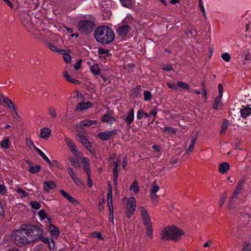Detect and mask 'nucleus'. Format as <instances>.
<instances>
[{"label": "nucleus", "instance_id": "obj_35", "mask_svg": "<svg viewBox=\"0 0 251 251\" xmlns=\"http://www.w3.org/2000/svg\"><path fill=\"white\" fill-rule=\"evenodd\" d=\"M159 189V187L158 186L156 181H153L151 185V189L150 190V194H156Z\"/></svg>", "mask_w": 251, "mask_h": 251}, {"label": "nucleus", "instance_id": "obj_20", "mask_svg": "<svg viewBox=\"0 0 251 251\" xmlns=\"http://www.w3.org/2000/svg\"><path fill=\"white\" fill-rule=\"evenodd\" d=\"M51 135V130L48 127H43L40 130V137L45 139L47 140Z\"/></svg>", "mask_w": 251, "mask_h": 251}, {"label": "nucleus", "instance_id": "obj_5", "mask_svg": "<svg viewBox=\"0 0 251 251\" xmlns=\"http://www.w3.org/2000/svg\"><path fill=\"white\" fill-rule=\"evenodd\" d=\"M95 23L91 20H83L79 21L78 24V29L80 32L89 34L92 32L94 28Z\"/></svg>", "mask_w": 251, "mask_h": 251}, {"label": "nucleus", "instance_id": "obj_56", "mask_svg": "<svg viewBox=\"0 0 251 251\" xmlns=\"http://www.w3.org/2000/svg\"><path fill=\"white\" fill-rule=\"evenodd\" d=\"M167 85L168 87L172 89H173L174 90H177L178 89V86H177V84H176L175 83H167Z\"/></svg>", "mask_w": 251, "mask_h": 251}, {"label": "nucleus", "instance_id": "obj_23", "mask_svg": "<svg viewBox=\"0 0 251 251\" xmlns=\"http://www.w3.org/2000/svg\"><path fill=\"white\" fill-rule=\"evenodd\" d=\"M49 229L51 234L54 237L57 238L59 235L60 232L59 229L52 224L50 225Z\"/></svg>", "mask_w": 251, "mask_h": 251}, {"label": "nucleus", "instance_id": "obj_24", "mask_svg": "<svg viewBox=\"0 0 251 251\" xmlns=\"http://www.w3.org/2000/svg\"><path fill=\"white\" fill-rule=\"evenodd\" d=\"M44 190L45 191L49 192L50 190L53 189L56 186V184L53 181H45L44 183Z\"/></svg>", "mask_w": 251, "mask_h": 251}, {"label": "nucleus", "instance_id": "obj_62", "mask_svg": "<svg viewBox=\"0 0 251 251\" xmlns=\"http://www.w3.org/2000/svg\"><path fill=\"white\" fill-rule=\"evenodd\" d=\"M135 210H127L126 211V216L127 218H130L132 215L134 214Z\"/></svg>", "mask_w": 251, "mask_h": 251}, {"label": "nucleus", "instance_id": "obj_41", "mask_svg": "<svg viewBox=\"0 0 251 251\" xmlns=\"http://www.w3.org/2000/svg\"><path fill=\"white\" fill-rule=\"evenodd\" d=\"M122 5L124 7L130 8L132 6L131 0H120Z\"/></svg>", "mask_w": 251, "mask_h": 251}, {"label": "nucleus", "instance_id": "obj_8", "mask_svg": "<svg viewBox=\"0 0 251 251\" xmlns=\"http://www.w3.org/2000/svg\"><path fill=\"white\" fill-rule=\"evenodd\" d=\"M21 20L24 27L30 32L31 25V16L29 13L23 12L21 16Z\"/></svg>", "mask_w": 251, "mask_h": 251}, {"label": "nucleus", "instance_id": "obj_29", "mask_svg": "<svg viewBox=\"0 0 251 251\" xmlns=\"http://www.w3.org/2000/svg\"><path fill=\"white\" fill-rule=\"evenodd\" d=\"M90 71L92 73V74L94 75H99L100 69V68L99 65L98 64H94V65L91 66L90 67Z\"/></svg>", "mask_w": 251, "mask_h": 251}, {"label": "nucleus", "instance_id": "obj_18", "mask_svg": "<svg viewBox=\"0 0 251 251\" xmlns=\"http://www.w3.org/2000/svg\"><path fill=\"white\" fill-rule=\"evenodd\" d=\"M92 106V103L90 102H79L75 107V111H82L90 108Z\"/></svg>", "mask_w": 251, "mask_h": 251}, {"label": "nucleus", "instance_id": "obj_14", "mask_svg": "<svg viewBox=\"0 0 251 251\" xmlns=\"http://www.w3.org/2000/svg\"><path fill=\"white\" fill-rule=\"evenodd\" d=\"M66 142L68 147L75 157H81L80 156H78V154L80 153L79 151L76 149V146L74 142L69 138L66 139Z\"/></svg>", "mask_w": 251, "mask_h": 251}, {"label": "nucleus", "instance_id": "obj_54", "mask_svg": "<svg viewBox=\"0 0 251 251\" xmlns=\"http://www.w3.org/2000/svg\"><path fill=\"white\" fill-rule=\"evenodd\" d=\"M196 137H193L191 141V143L189 147V151H191L193 150L195 142L196 141Z\"/></svg>", "mask_w": 251, "mask_h": 251}, {"label": "nucleus", "instance_id": "obj_49", "mask_svg": "<svg viewBox=\"0 0 251 251\" xmlns=\"http://www.w3.org/2000/svg\"><path fill=\"white\" fill-rule=\"evenodd\" d=\"M0 146L5 149L9 148V140L8 139H5L1 140L0 142Z\"/></svg>", "mask_w": 251, "mask_h": 251}, {"label": "nucleus", "instance_id": "obj_59", "mask_svg": "<svg viewBox=\"0 0 251 251\" xmlns=\"http://www.w3.org/2000/svg\"><path fill=\"white\" fill-rule=\"evenodd\" d=\"M67 171L70 176L71 177L72 179H73V178H74L76 176L75 173L74 172V171L72 168L69 167L68 168Z\"/></svg>", "mask_w": 251, "mask_h": 251}, {"label": "nucleus", "instance_id": "obj_19", "mask_svg": "<svg viewBox=\"0 0 251 251\" xmlns=\"http://www.w3.org/2000/svg\"><path fill=\"white\" fill-rule=\"evenodd\" d=\"M136 207L135 199L134 197L129 198L127 202L126 210H135Z\"/></svg>", "mask_w": 251, "mask_h": 251}, {"label": "nucleus", "instance_id": "obj_11", "mask_svg": "<svg viewBox=\"0 0 251 251\" xmlns=\"http://www.w3.org/2000/svg\"><path fill=\"white\" fill-rule=\"evenodd\" d=\"M122 118L126 122V125L130 127V125L133 122L134 119V111L133 108L130 109V110L127 113L126 115H123Z\"/></svg>", "mask_w": 251, "mask_h": 251}, {"label": "nucleus", "instance_id": "obj_34", "mask_svg": "<svg viewBox=\"0 0 251 251\" xmlns=\"http://www.w3.org/2000/svg\"><path fill=\"white\" fill-rule=\"evenodd\" d=\"M84 171L86 173L87 176H88V181H87V184L88 186L89 187H91L93 186V183L92 181L91 180L90 178V171L89 167H87V166H85Z\"/></svg>", "mask_w": 251, "mask_h": 251}, {"label": "nucleus", "instance_id": "obj_50", "mask_svg": "<svg viewBox=\"0 0 251 251\" xmlns=\"http://www.w3.org/2000/svg\"><path fill=\"white\" fill-rule=\"evenodd\" d=\"M32 149H34L35 151L41 156V157H47L46 155L40 149H38L34 144L32 142Z\"/></svg>", "mask_w": 251, "mask_h": 251}, {"label": "nucleus", "instance_id": "obj_46", "mask_svg": "<svg viewBox=\"0 0 251 251\" xmlns=\"http://www.w3.org/2000/svg\"><path fill=\"white\" fill-rule=\"evenodd\" d=\"M152 202L155 205L157 204L158 201L159 197L156 194H150Z\"/></svg>", "mask_w": 251, "mask_h": 251}, {"label": "nucleus", "instance_id": "obj_33", "mask_svg": "<svg viewBox=\"0 0 251 251\" xmlns=\"http://www.w3.org/2000/svg\"><path fill=\"white\" fill-rule=\"evenodd\" d=\"M144 225L145 226L146 228V234L147 236H148L150 238H152L153 231L152 223Z\"/></svg>", "mask_w": 251, "mask_h": 251}, {"label": "nucleus", "instance_id": "obj_45", "mask_svg": "<svg viewBox=\"0 0 251 251\" xmlns=\"http://www.w3.org/2000/svg\"><path fill=\"white\" fill-rule=\"evenodd\" d=\"M227 194L226 192L224 193L223 194L221 197L219 201V204L220 207H222L223 205L225 203V200L226 198Z\"/></svg>", "mask_w": 251, "mask_h": 251}, {"label": "nucleus", "instance_id": "obj_58", "mask_svg": "<svg viewBox=\"0 0 251 251\" xmlns=\"http://www.w3.org/2000/svg\"><path fill=\"white\" fill-rule=\"evenodd\" d=\"M218 90H219V96H220V97H223V92H224V88L222 84H218Z\"/></svg>", "mask_w": 251, "mask_h": 251}, {"label": "nucleus", "instance_id": "obj_40", "mask_svg": "<svg viewBox=\"0 0 251 251\" xmlns=\"http://www.w3.org/2000/svg\"><path fill=\"white\" fill-rule=\"evenodd\" d=\"M143 96L144 100L146 101L150 100L152 97L151 93L148 90H146L144 92Z\"/></svg>", "mask_w": 251, "mask_h": 251}, {"label": "nucleus", "instance_id": "obj_60", "mask_svg": "<svg viewBox=\"0 0 251 251\" xmlns=\"http://www.w3.org/2000/svg\"><path fill=\"white\" fill-rule=\"evenodd\" d=\"M41 207V204L37 201H32V208L36 210L40 209Z\"/></svg>", "mask_w": 251, "mask_h": 251}, {"label": "nucleus", "instance_id": "obj_47", "mask_svg": "<svg viewBox=\"0 0 251 251\" xmlns=\"http://www.w3.org/2000/svg\"><path fill=\"white\" fill-rule=\"evenodd\" d=\"M83 146H84L88 151L92 152L93 149L91 143L88 139L87 141H85L84 144H83Z\"/></svg>", "mask_w": 251, "mask_h": 251}, {"label": "nucleus", "instance_id": "obj_55", "mask_svg": "<svg viewBox=\"0 0 251 251\" xmlns=\"http://www.w3.org/2000/svg\"><path fill=\"white\" fill-rule=\"evenodd\" d=\"M51 166H55L59 169H63V166L56 160H52Z\"/></svg>", "mask_w": 251, "mask_h": 251}, {"label": "nucleus", "instance_id": "obj_30", "mask_svg": "<svg viewBox=\"0 0 251 251\" xmlns=\"http://www.w3.org/2000/svg\"><path fill=\"white\" fill-rule=\"evenodd\" d=\"M97 136L103 141H107L111 138L108 131L99 132L97 134Z\"/></svg>", "mask_w": 251, "mask_h": 251}, {"label": "nucleus", "instance_id": "obj_37", "mask_svg": "<svg viewBox=\"0 0 251 251\" xmlns=\"http://www.w3.org/2000/svg\"><path fill=\"white\" fill-rule=\"evenodd\" d=\"M129 189L133 191L135 193H137L139 191V187L137 181H134L130 186Z\"/></svg>", "mask_w": 251, "mask_h": 251}, {"label": "nucleus", "instance_id": "obj_3", "mask_svg": "<svg viewBox=\"0 0 251 251\" xmlns=\"http://www.w3.org/2000/svg\"><path fill=\"white\" fill-rule=\"evenodd\" d=\"M184 235L183 230L174 226H168L163 228L160 232V238L163 241L172 240L177 241Z\"/></svg>", "mask_w": 251, "mask_h": 251}, {"label": "nucleus", "instance_id": "obj_10", "mask_svg": "<svg viewBox=\"0 0 251 251\" xmlns=\"http://www.w3.org/2000/svg\"><path fill=\"white\" fill-rule=\"evenodd\" d=\"M140 215L143 221L144 225L152 223L149 214L146 209L143 206H139L138 207Z\"/></svg>", "mask_w": 251, "mask_h": 251}, {"label": "nucleus", "instance_id": "obj_52", "mask_svg": "<svg viewBox=\"0 0 251 251\" xmlns=\"http://www.w3.org/2000/svg\"><path fill=\"white\" fill-rule=\"evenodd\" d=\"M62 54L63 55V59L66 63H69L71 61V56L69 53H65L64 51Z\"/></svg>", "mask_w": 251, "mask_h": 251}, {"label": "nucleus", "instance_id": "obj_43", "mask_svg": "<svg viewBox=\"0 0 251 251\" xmlns=\"http://www.w3.org/2000/svg\"><path fill=\"white\" fill-rule=\"evenodd\" d=\"M7 193V190L4 183L2 181H0V194L3 195Z\"/></svg>", "mask_w": 251, "mask_h": 251}, {"label": "nucleus", "instance_id": "obj_42", "mask_svg": "<svg viewBox=\"0 0 251 251\" xmlns=\"http://www.w3.org/2000/svg\"><path fill=\"white\" fill-rule=\"evenodd\" d=\"M141 89V86L140 85H138L135 88H132L131 89V94L134 95V97H136L137 95L139 94L140 90Z\"/></svg>", "mask_w": 251, "mask_h": 251}, {"label": "nucleus", "instance_id": "obj_36", "mask_svg": "<svg viewBox=\"0 0 251 251\" xmlns=\"http://www.w3.org/2000/svg\"><path fill=\"white\" fill-rule=\"evenodd\" d=\"M242 251H251V242L249 241L244 242Z\"/></svg>", "mask_w": 251, "mask_h": 251}, {"label": "nucleus", "instance_id": "obj_39", "mask_svg": "<svg viewBox=\"0 0 251 251\" xmlns=\"http://www.w3.org/2000/svg\"><path fill=\"white\" fill-rule=\"evenodd\" d=\"M16 192L17 193L18 196L21 198H25L27 196V193L21 188H18L16 189Z\"/></svg>", "mask_w": 251, "mask_h": 251}, {"label": "nucleus", "instance_id": "obj_53", "mask_svg": "<svg viewBox=\"0 0 251 251\" xmlns=\"http://www.w3.org/2000/svg\"><path fill=\"white\" fill-rule=\"evenodd\" d=\"M222 58L226 62H229L230 60V56L228 53L225 52L222 54Z\"/></svg>", "mask_w": 251, "mask_h": 251}, {"label": "nucleus", "instance_id": "obj_15", "mask_svg": "<svg viewBox=\"0 0 251 251\" xmlns=\"http://www.w3.org/2000/svg\"><path fill=\"white\" fill-rule=\"evenodd\" d=\"M245 183V179L244 178L241 179L236 186L235 189L232 194V199L237 198V195L241 193L243 188L244 184Z\"/></svg>", "mask_w": 251, "mask_h": 251}, {"label": "nucleus", "instance_id": "obj_26", "mask_svg": "<svg viewBox=\"0 0 251 251\" xmlns=\"http://www.w3.org/2000/svg\"><path fill=\"white\" fill-rule=\"evenodd\" d=\"M222 97L218 96L215 98L213 104V107L215 110L221 109L222 108V104L221 99Z\"/></svg>", "mask_w": 251, "mask_h": 251}, {"label": "nucleus", "instance_id": "obj_7", "mask_svg": "<svg viewBox=\"0 0 251 251\" xmlns=\"http://www.w3.org/2000/svg\"><path fill=\"white\" fill-rule=\"evenodd\" d=\"M70 161L71 164L75 168L79 167L81 165L84 168L87 166L89 168V163L88 158H70Z\"/></svg>", "mask_w": 251, "mask_h": 251}, {"label": "nucleus", "instance_id": "obj_32", "mask_svg": "<svg viewBox=\"0 0 251 251\" xmlns=\"http://www.w3.org/2000/svg\"><path fill=\"white\" fill-rule=\"evenodd\" d=\"M47 47L52 51L58 52L60 54H63L64 52L65 51L64 50L58 49L57 47L50 43H47Z\"/></svg>", "mask_w": 251, "mask_h": 251}, {"label": "nucleus", "instance_id": "obj_25", "mask_svg": "<svg viewBox=\"0 0 251 251\" xmlns=\"http://www.w3.org/2000/svg\"><path fill=\"white\" fill-rule=\"evenodd\" d=\"M59 192L62 196L69 200L71 202L73 203L74 204L78 203V201L73 197L70 196L68 193L66 192L64 190H60Z\"/></svg>", "mask_w": 251, "mask_h": 251}, {"label": "nucleus", "instance_id": "obj_28", "mask_svg": "<svg viewBox=\"0 0 251 251\" xmlns=\"http://www.w3.org/2000/svg\"><path fill=\"white\" fill-rule=\"evenodd\" d=\"M229 169V164L226 162H224L221 163L219 166V171L224 174Z\"/></svg>", "mask_w": 251, "mask_h": 251}, {"label": "nucleus", "instance_id": "obj_12", "mask_svg": "<svg viewBox=\"0 0 251 251\" xmlns=\"http://www.w3.org/2000/svg\"><path fill=\"white\" fill-rule=\"evenodd\" d=\"M97 124V121L96 120H90L88 118H85L78 124V126L81 129H84L86 127H94Z\"/></svg>", "mask_w": 251, "mask_h": 251}, {"label": "nucleus", "instance_id": "obj_64", "mask_svg": "<svg viewBox=\"0 0 251 251\" xmlns=\"http://www.w3.org/2000/svg\"><path fill=\"white\" fill-rule=\"evenodd\" d=\"M244 59L246 61L251 62V52L246 53L245 55Z\"/></svg>", "mask_w": 251, "mask_h": 251}, {"label": "nucleus", "instance_id": "obj_63", "mask_svg": "<svg viewBox=\"0 0 251 251\" xmlns=\"http://www.w3.org/2000/svg\"><path fill=\"white\" fill-rule=\"evenodd\" d=\"M163 131L164 132H166V131L172 132L173 133H175L176 132V130L174 128H173L170 126H165V128H164Z\"/></svg>", "mask_w": 251, "mask_h": 251}, {"label": "nucleus", "instance_id": "obj_27", "mask_svg": "<svg viewBox=\"0 0 251 251\" xmlns=\"http://www.w3.org/2000/svg\"><path fill=\"white\" fill-rule=\"evenodd\" d=\"M229 125V121L227 119H224V120L223 121L222 123L221 129L220 130V133L221 135L225 134L226 130L227 129Z\"/></svg>", "mask_w": 251, "mask_h": 251}, {"label": "nucleus", "instance_id": "obj_57", "mask_svg": "<svg viewBox=\"0 0 251 251\" xmlns=\"http://www.w3.org/2000/svg\"><path fill=\"white\" fill-rule=\"evenodd\" d=\"M41 169V166L39 165L32 166V174L37 173Z\"/></svg>", "mask_w": 251, "mask_h": 251}, {"label": "nucleus", "instance_id": "obj_13", "mask_svg": "<svg viewBox=\"0 0 251 251\" xmlns=\"http://www.w3.org/2000/svg\"><path fill=\"white\" fill-rule=\"evenodd\" d=\"M131 30V27L128 25H124L119 26L117 28V33L120 36H126Z\"/></svg>", "mask_w": 251, "mask_h": 251}, {"label": "nucleus", "instance_id": "obj_21", "mask_svg": "<svg viewBox=\"0 0 251 251\" xmlns=\"http://www.w3.org/2000/svg\"><path fill=\"white\" fill-rule=\"evenodd\" d=\"M63 75L65 79L69 82L75 85H78L80 83L79 80H77L75 78L71 77V76L68 74L67 71H65L63 72Z\"/></svg>", "mask_w": 251, "mask_h": 251}, {"label": "nucleus", "instance_id": "obj_9", "mask_svg": "<svg viewBox=\"0 0 251 251\" xmlns=\"http://www.w3.org/2000/svg\"><path fill=\"white\" fill-rule=\"evenodd\" d=\"M121 164V161L120 160L117 161H110V165H112L114 168L113 169V181L115 185L117 184V180L118 177L119 170L120 169L119 167Z\"/></svg>", "mask_w": 251, "mask_h": 251}, {"label": "nucleus", "instance_id": "obj_6", "mask_svg": "<svg viewBox=\"0 0 251 251\" xmlns=\"http://www.w3.org/2000/svg\"><path fill=\"white\" fill-rule=\"evenodd\" d=\"M157 114V108L154 106L149 113L145 112L142 109L139 110L137 113L136 117L138 120H141L143 118H150L152 116L155 118Z\"/></svg>", "mask_w": 251, "mask_h": 251}, {"label": "nucleus", "instance_id": "obj_61", "mask_svg": "<svg viewBox=\"0 0 251 251\" xmlns=\"http://www.w3.org/2000/svg\"><path fill=\"white\" fill-rule=\"evenodd\" d=\"M162 70L166 71H171L173 70V66L171 64H168L167 65L162 67Z\"/></svg>", "mask_w": 251, "mask_h": 251}, {"label": "nucleus", "instance_id": "obj_1", "mask_svg": "<svg viewBox=\"0 0 251 251\" xmlns=\"http://www.w3.org/2000/svg\"><path fill=\"white\" fill-rule=\"evenodd\" d=\"M94 37L100 43L109 44L115 38V33L113 30L107 25H100L94 31Z\"/></svg>", "mask_w": 251, "mask_h": 251}, {"label": "nucleus", "instance_id": "obj_38", "mask_svg": "<svg viewBox=\"0 0 251 251\" xmlns=\"http://www.w3.org/2000/svg\"><path fill=\"white\" fill-rule=\"evenodd\" d=\"M176 83H177V86L178 87H179L180 88H181V89H182L183 90H189V85L187 83L183 82L181 81H177L176 82Z\"/></svg>", "mask_w": 251, "mask_h": 251}, {"label": "nucleus", "instance_id": "obj_31", "mask_svg": "<svg viewBox=\"0 0 251 251\" xmlns=\"http://www.w3.org/2000/svg\"><path fill=\"white\" fill-rule=\"evenodd\" d=\"M98 53L99 55H102L105 57L112 56V54L110 52L109 50L104 49L102 48H98Z\"/></svg>", "mask_w": 251, "mask_h": 251}, {"label": "nucleus", "instance_id": "obj_17", "mask_svg": "<svg viewBox=\"0 0 251 251\" xmlns=\"http://www.w3.org/2000/svg\"><path fill=\"white\" fill-rule=\"evenodd\" d=\"M241 117L246 118L247 117L251 115V108L249 105L246 106H242L240 110Z\"/></svg>", "mask_w": 251, "mask_h": 251}, {"label": "nucleus", "instance_id": "obj_51", "mask_svg": "<svg viewBox=\"0 0 251 251\" xmlns=\"http://www.w3.org/2000/svg\"><path fill=\"white\" fill-rule=\"evenodd\" d=\"M38 214L39 215L41 220H44L47 218V214L46 211L44 209H42L40 210L38 212Z\"/></svg>", "mask_w": 251, "mask_h": 251}, {"label": "nucleus", "instance_id": "obj_4", "mask_svg": "<svg viewBox=\"0 0 251 251\" xmlns=\"http://www.w3.org/2000/svg\"><path fill=\"white\" fill-rule=\"evenodd\" d=\"M43 230L37 226L32 225V242L41 241L46 244H49V248L51 249L50 242L48 238L43 236Z\"/></svg>", "mask_w": 251, "mask_h": 251}, {"label": "nucleus", "instance_id": "obj_2", "mask_svg": "<svg viewBox=\"0 0 251 251\" xmlns=\"http://www.w3.org/2000/svg\"><path fill=\"white\" fill-rule=\"evenodd\" d=\"M31 233V225H25L20 229L14 231L12 233V239L15 243L20 246L29 243L28 237Z\"/></svg>", "mask_w": 251, "mask_h": 251}, {"label": "nucleus", "instance_id": "obj_44", "mask_svg": "<svg viewBox=\"0 0 251 251\" xmlns=\"http://www.w3.org/2000/svg\"><path fill=\"white\" fill-rule=\"evenodd\" d=\"M77 140L82 145L84 144L85 141H87V139L85 137L84 135L78 134L76 135Z\"/></svg>", "mask_w": 251, "mask_h": 251}, {"label": "nucleus", "instance_id": "obj_16", "mask_svg": "<svg viewBox=\"0 0 251 251\" xmlns=\"http://www.w3.org/2000/svg\"><path fill=\"white\" fill-rule=\"evenodd\" d=\"M109 115V112L107 110L105 114L101 117V121L103 123H107L109 124L112 125L116 121V120L114 117Z\"/></svg>", "mask_w": 251, "mask_h": 251}, {"label": "nucleus", "instance_id": "obj_22", "mask_svg": "<svg viewBox=\"0 0 251 251\" xmlns=\"http://www.w3.org/2000/svg\"><path fill=\"white\" fill-rule=\"evenodd\" d=\"M3 99V102L5 104L4 105L9 108L12 109L13 111H15V107L12 101L6 97L1 96Z\"/></svg>", "mask_w": 251, "mask_h": 251}, {"label": "nucleus", "instance_id": "obj_48", "mask_svg": "<svg viewBox=\"0 0 251 251\" xmlns=\"http://www.w3.org/2000/svg\"><path fill=\"white\" fill-rule=\"evenodd\" d=\"M49 114L52 118H56L57 117V114L53 107H50L48 110Z\"/></svg>", "mask_w": 251, "mask_h": 251}]
</instances>
